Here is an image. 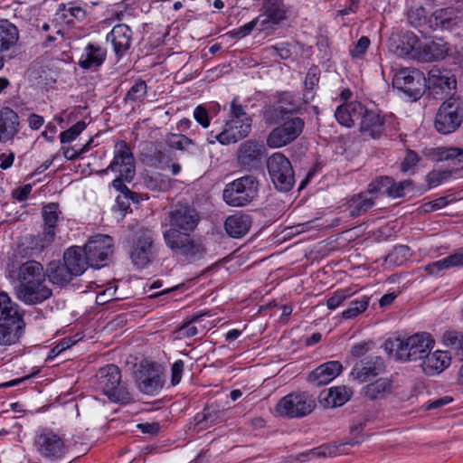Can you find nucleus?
<instances>
[{
  "instance_id": "dca6fc26",
  "label": "nucleus",
  "mask_w": 463,
  "mask_h": 463,
  "mask_svg": "<svg viewBox=\"0 0 463 463\" xmlns=\"http://www.w3.org/2000/svg\"><path fill=\"white\" fill-rule=\"evenodd\" d=\"M130 257L135 266L146 268L155 258L154 235L151 231H140L134 241Z\"/></svg>"
},
{
  "instance_id": "37998d69",
  "label": "nucleus",
  "mask_w": 463,
  "mask_h": 463,
  "mask_svg": "<svg viewBox=\"0 0 463 463\" xmlns=\"http://www.w3.org/2000/svg\"><path fill=\"white\" fill-rule=\"evenodd\" d=\"M449 52L448 43L442 39H437L422 46V52L426 61L442 60Z\"/></svg>"
},
{
  "instance_id": "e2e57ef3",
  "label": "nucleus",
  "mask_w": 463,
  "mask_h": 463,
  "mask_svg": "<svg viewBox=\"0 0 463 463\" xmlns=\"http://www.w3.org/2000/svg\"><path fill=\"white\" fill-rule=\"evenodd\" d=\"M370 45V39L367 36H362L350 49V54L353 58H362Z\"/></svg>"
},
{
  "instance_id": "5701e85b",
  "label": "nucleus",
  "mask_w": 463,
  "mask_h": 463,
  "mask_svg": "<svg viewBox=\"0 0 463 463\" xmlns=\"http://www.w3.org/2000/svg\"><path fill=\"white\" fill-rule=\"evenodd\" d=\"M45 279L23 288H14L16 297L28 305L42 303L52 296V289L45 285Z\"/></svg>"
},
{
  "instance_id": "7c9ffc66",
  "label": "nucleus",
  "mask_w": 463,
  "mask_h": 463,
  "mask_svg": "<svg viewBox=\"0 0 463 463\" xmlns=\"http://www.w3.org/2000/svg\"><path fill=\"white\" fill-rule=\"evenodd\" d=\"M63 262L75 276L81 275L90 267V262L83 249L79 246H73L66 250L63 254Z\"/></svg>"
},
{
  "instance_id": "ea45409f",
  "label": "nucleus",
  "mask_w": 463,
  "mask_h": 463,
  "mask_svg": "<svg viewBox=\"0 0 463 463\" xmlns=\"http://www.w3.org/2000/svg\"><path fill=\"white\" fill-rule=\"evenodd\" d=\"M392 392V382L388 378H380L363 389L364 396L371 401L383 399Z\"/></svg>"
},
{
  "instance_id": "c9c22d12",
  "label": "nucleus",
  "mask_w": 463,
  "mask_h": 463,
  "mask_svg": "<svg viewBox=\"0 0 463 463\" xmlns=\"http://www.w3.org/2000/svg\"><path fill=\"white\" fill-rule=\"evenodd\" d=\"M46 275L52 284L58 286L68 284L75 276L64 262L61 263L60 261L50 262L46 269Z\"/></svg>"
},
{
  "instance_id": "423d86ee",
  "label": "nucleus",
  "mask_w": 463,
  "mask_h": 463,
  "mask_svg": "<svg viewBox=\"0 0 463 463\" xmlns=\"http://www.w3.org/2000/svg\"><path fill=\"white\" fill-rule=\"evenodd\" d=\"M316 401L307 392H290L281 398L275 406L276 412L289 419L302 418L316 408Z\"/></svg>"
},
{
  "instance_id": "680f3d73",
  "label": "nucleus",
  "mask_w": 463,
  "mask_h": 463,
  "mask_svg": "<svg viewBox=\"0 0 463 463\" xmlns=\"http://www.w3.org/2000/svg\"><path fill=\"white\" fill-rule=\"evenodd\" d=\"M335 453V449L328 445H322L320 447L310 449L307 452L298 455L300 457H311V458H326L332 456Z\"/></svg>"
},
{
  "instance_id": "f8f14e48",
  "label": "nucleus",
  "mask_w": 463,
  "mask_h": 463,
  "mask_svg": "<svg viewBox=\"0 0 463 463\" xmlns=\"http://www.w3.org/2000/svg\"><path fill=\"white\" fill-rule=\"evenodd\" d=\"M109 170L118 173L127 182L133 180L136 174L135 159L126 142L121 141L116 144L112 162L99 174L104 175Z\"/></svg>"
},
{
  "instance_id": "864d4df0",
  "label": "nucleus",
  "mask_w": 463,
  "mask_h": 463,
  "mask_svg": "<svg viewBox=\"0 0 463 463\" xmlns=\"http://www.w3.org/2000/svg\"><path fill=\"white\" fill-rule=\"evenodd\" d=\"M354 292L350 288H342L335 291L326 301L327 307L331 310L338 307L345 300L353 296Z\"/></svg>"
},
{
  "instance_id": "2eb2a0df",
  "label": "nucleus",
  "mask_w": 463,
  "mask_h": 463,
  "mask_svg": "<svg viewBox=\"0 0 463 463\" xmlns=\"http://www.w3.org/2000/svg\"><path fill=\"white\" fill-rule=\"evenodd\" d=\"M304 121L298 117L291 118L274 128L267 137L269 147H281L295 140L303 131Z\"/></svg>"
},
{
  "instance_id": "4d7b16f0",
  "label": "nucleus",
  "mask_w": 463,
  "mask_h": 463,
  "mask_svg": "<svg viewBox=\"0 0 463 463\" xmlns=\"http://www.w3.org/2000/svg\"><path fill=\"white\" fill-rule=\"evenodd\" d=\"M124 181H126L124 177L119 175L118 177L113 180L112 185L116 190L122 193L123 198L137 203L139 201V195L137 193L130 191L123 183Z\"/></svg>"
},
{
  "instance_id": "c85d7f7f",
  "label": "nucleus",
  "mask_w": 463,
  "mask_h": 463,
  "mask_svg": "<svg viewBox=\"0 0 463 463\" xmlns=\"http://www.w3.org/2000/svg\"><path fill=\"white\" fill-rule=\"evenodd\" d=\"M131 29L123 24H117L108 34L107 40L112 43L117 56H122L130 47Z\"/></svg>"
},
{
  "instance_id": "f03ea898",
  "label": "nucleus",
  "mask_w": 463,
  "mask_h": 463,
  "mask_svg": "<svg viewBox=\"0 0 463 463\" xmlns=\"http://www.w3.org/2000/svg\"><path fill=\"white\" fill-rule=\"evenodd\" d=\"M163 236L174 254L190 262L201 260L206 254L207 249L202 239L191 236L189 232L173 229L165 231Z\"/></svg>"
},
{
  "instance_id": "6e6d98bb",
  "label": "nucleus",
  "mask_w": 463,
  "mask_h": 463,
  "mask_svg": "<svg viewBox=\"0 0 463 463\" xmlns=\"http://www.w3.org/2000/svg\"><path fill=\"white\" fill-rule=\"evenodd\" d=\"M86 128V123L84 121H78L75 125H73L69 129L63 131L60 135V139L61 143L71 142L74 140Z\"/></svg>"
},
{
  "instance_id": "052dcab7",
  "label": "nucleus",
  "mask_w": 463,
  "mask_h": 463,
  "mask_svg": "<svg viewBox=\"0 0 463 463\" xmlns=\"http://www.w3.org/2000/svg\"><path fill=\"white\" fill-rule=\"evenodd\" d=\"M452 175L451 170L432 171L427 175V182L430 187L439 185L443 181L449 179Z\"/></svg>"
},
{
  "instance_id": "9d476101",
  "label": "nucleus",
  "mask_w": 463,
  "mask_h": 463,
  "mask_svg": "<svg viewBox=\"0 0 463 463\" xmlns=\"http://www.w3.org/2000/svg\"><path fill=\"white\" fill-rule=\"evenodd\" d=\"M165 220L169 225L168 230L190 232L197 227L200 216L194 206L178 203L168 211Z\"/></svg>"
},
{
  "instance_id": "a18cd8bd",
  "label": "nucleus",
  "mask_w": 463,
  "mask_h": 463,
  "mask_svg": "<svg viewBox=\"0 0 463 463\" xmlns=\"http://www.w3.org/2000/svg\"><path fill=\"white\" fill-rule=\"evenodd\" d=\"M145 186L155 192H165L172 187V180L164 175L155 174L144 177Z\"/></svg>"
},
{
  "instance_id": "338daca9",
  "label": "nucleus",
  "mask_w": 463,
  "mask_h": 463,
  "mask_svg": "<svg viewBox=\"0 0 463 463\" xmlns=\"http://www.w3.org/2000/svg\"><path fill=\"white\" fill-rule=\"evenodd\" d=\"M420 156L413 150L408 149L406 152V156L401 165V170L402 172H407L411 169L416 164L419 162Z\"/></svg>"
},
{
  "instance_id": "e433bc0d",
  "label": "nucleus",
  "mask_w": 463,
  "mask_h": 463,
  "mask_svg": "<svg viewBox=\"0 0 463 463\" xmlns=\"http://www.w3.org/2000/svg\"><path fill=\"white\" fill-rule=\"evenodd\" d=\"M461 266H463V247L458 249L446 258L427 265L425 267V270L429 274L434 275L440 270Z\"/></svg>"
},
{
  "instance_id": "72a5a7b5",
  "label": "nucleus",
  "mask_w": 463,
  "mask_h": 463,
  "mask_svg": "<svg viewBox=\"0 0 463 463\" xmlns=\"http://www.w3.org/2000/svg\"><path fill=\"white\" fill-rule=\"evenodd\" d=\"M106 51L99 45L89 43L79 60L82 69H91L100 66L106 59Z\"/></svg>"
},
{
  "instance_id": "a878e982",
  "label": "nucleus",
  "mask_w": 463,
  "mask_h": 463,
  "mask_svg": "<svg viewBox=\"0 0 463 463\" xmlns=\"http://www.w3.org/2000/svg\"><path fill=\"white\" fill-rule=\"evenodd\" d=\"M264 146L255 141L248 140L241 145L238 152L240 165L249 170L257 167L264 156Z\"/></svg>"
},
{
  "instance_id": "9b49d317",
  "label": "nucleus",
  "mask_w": 463,
  "mask_h": 463,
  "mask_svg": "<svg viewBox=\"0 0 463 463\" xmlns=\"http://www.w3.org/2000/svg\"><path fill=\"white\" fill-rule=\"evenodd\" d=\"M425 80L426 88L433 98L441 99L447 96L453 97L452 91L456 89L457 80L450 71L434 66L429 71Z\"/></svg>"
},
{
  "instance_id": "3c124183",
  "label": "nucleus",
  "mask_w": 463,
  "mask_h": 463,
  "mask_svg": "<svg viewBox=\"0 0 463 463\" xmlns=\"http://www.w3.org/2000/svg\"><path fill=\"white\" fill-rule=\"evenodd\" d=\"M410 257V248L405 245H399L386 256L385 260L396 266L403 264Z\"/></svg>"
},
{
  "instance_id": "f257e3e1",
  "label": "nucleus",
  "mask_w": 463,
  "mask_h": 463,
  "mask_svg": "<svg viewBox=\"0 0 463 463\" xmlns=\"http://www.w3.org/2000/svg\"><path fill=\"white\" fill-rule=\"evenodd\" d=\"M252 119L244 108L234 99L231 104L228 119L222 131L214 136V139L222 145L236 143L249 135Z\"/></svg>"
},
{
  "instance_id": "20e7f679",
  "label": "nucleus",
  "mask_w": 463,
  "mask_h": 463,
  "mask_svg": "<svg viewBox=\"0 0 463 463\" xmlns=\"http://www.w3.org/2000/svg\"><path fill=\"white\" fill-rule=\"evenodd\" d=\"M96 377L98 387L111 402L128 403L132 401L128 388L121 383V373L117 365L109 364L100 368Z\"/></svg>"
},
{
  "instance_id": "7ed1b4c3",
  "label": "nucleus",
  "mask_w": 463,
  "mask_h": 463,
  "mask_svg": "<svg viewBox=\"0 0 463 463\" xmlns=\"http://www.w3.org/2000/svg\"><path fill=\"white\" fill-rule=\"evenodd\" d=\"M396 356L402 361H421L433 348L434 340L428 333H416L405 339L396 338L391 342Z\"/></svg>"
},
{
  "instance_id": "a19ab883",
  "label": "nucleus",
  "mask_w": 463,
  "mask_h": 463,
  "mask_svg": "<svg viewBox=\"0 0 463 463\" xmlns=\"http://www.w3.org/2000/svg\"><path fill=\"white\" fill-rule=\"evenodd\" d=\"M0 321L24 322L17 304L6 293H0Z\"/></svg>"
},
{
  "instance_id": "39448f33",
  "label": "nucleus",
  "mask_w": 463,
  "mask_h": 463,
  "mask_svg": "<svg viewBox=\"0 0 463 463\" xmlns=\"http://www.w3.org/2000/svg\"><path fill=\"white\" fill-rule=\"evenodd\" d=\"M259 182L253 175H245L226 184L222 197L231 206L249 204L258 194Z\"/></svg>"
},
{
  "instance_id": "5fc2aeb1",
  "label": "nucleus",
  "mask_w": 463,
  "mask_h": 463,
  "mask_svg": "<svg viewBox=\"0 0 463 463\" xmlns=\"http://www.w3.org/2000/svg\"><path fill=\"white\" fill-rule=\"evenodd\" d=\"M146 94V84L144 80L137 81L130 90L127 92L124 100L128 101H137Z\"/></svg>"
},
{
  "instance_id": "603ef678",
  "label": "nucleus",
  "mask_w": 463,
  "mask_h": 463,
  "mask_svg": "<svg viewBox=\"0 0 463 463\" xmlns=\"http://www.w3.org/2000/svg\"><path fill=\"white\" fill-rule=\"evenodd\" d=\"M443 344L456 353L463 345V334L456 330L446 331L442 336Z\"/></svg>"
},
{
  "instance_id": "2f4dec72",
  "label": "nucleus",
  "mask_w": 463,
  "mask_h": 463,
  "mask_svg": "<svg viewBox=\"0 0 463 463\" xmlns=\"http://www.w3.org/2000/svg\"><path fill=\"white\" fill-rule=\"evenodd\" d=\"M20 33L15 24L7 19H0V52H5L16 46Z\"/></svg>"
},
{
  "instance_id": "cd10ccee",
  "label": "nucleus",
  "mask_w": 463,
  "mask_h": 463,
  "mask_svg": "<svg viewBox=\"0 0 463 463\" xmlns=\"http://www.w3.org/2000/svg\"><path fill=\"white\" fill-rule=\"evenodd\" d=\"M450 356L446 351H435L427 353L421 360L420 366L427 375H435L440 373L450 364Z\"/></svg>"
},
{
  "instance_id": "69168bd1",
  "label": "nucleus",
  "mask_w": 463,
  "mask_h": 463,
  "mask_svg": "<svg viewBox=\"0 0 463 463\" xmlns=\"http://www.w3.org/2000/svg\"><path fill=\"white\" fill-rule=\"evenodd\" d=\"M93 140L90 138L86 145H84L80 150H76L74 147H65L61 148L62 154L64 157L68 160H75L82 154L86 153L89 150L90 145Z\"/></svg>"
},
{
  "instance_id": "de8ad7c7",
  "label": "nucleus",
  "mask_w": 463,
  "mask_h": 463,
  "mask_svg": "<svg viewBox=\"0 0 463 463\" xmlns=\"http://www.w3.org/2000/svg\"><path fill=\"white\" fill-rule=\"evenodd\" d=\"M369 297L363 296L361 298L352 300L347 309L342 313L345 319H352L365 311L369 306Z\"/></svg>"
},
{
  "instance_id": "79ce46f5",
  "label": "nucleus",
  "mask_w": 463,
  "mask_h": 463,
  "mask_svg": "<svg viewBox=\"0 0 463 463\" xmlns=\"http://www.w3.org/2000/svg\"><path fill=\"white\" fill-rule=\"evenodd\" d=\"M165 144L174 149L186 151L191 154H198L199 148L196 144L183 134L168 133L165 138Z\"/></svg>"
},
{
  "instance_id": "f3484780",
  "label": "nucleus",
  "mask_w": 463,
  "mask_h": 463,
  "mask_svg": "<svg viewBox=\"0 0 463 463\" xmlns=\"http://www.w3.org/2000/svg\"><path fill=\"white\" fill-rule=\"evenodd\" d=\"M139 391L147 395H156L164 386L163 373L159 366L154 364L141 365L136 375Z\"/></svg>"
},
{
  "instance_id": "473e14b6",
  "label": "nucleus",
  "mask_w": 463,
  "mask_h": 463,
  "mask_svg": "<svg viewBox=\"0 0 463 463\" xmlns=\"http://www.w3.org/2000/svg\"><path fill=\"white\" fill-rule=\"evenodd\" d=\"M251 226V218L248 214L236 213L227 218L225 230L227 233L234 238L244 236Z\"/></svg>"
},
{
  "instance_id": "58836bf2",
  "label": "nucleus",
  "mask_w": 463,
  "mask_h": 463,
  "mask_svg": "<svg viewBox=\"0 0 463 463\" xmlns=\"http://www.w3.org/2000/svg\"><path fill=\"white\" fill-rule=\"evenodd\" d=\"M24 322L0 321V345H11L19 341Z\"/></svg>"
},
{
  "instance_id": "b1692460",
  "label": "nucleus",
  "mask_w": 463,
  "mask_h": 463,
  "mask_svg": "<svg viewBox=\"0 0 463 463\" xmlns=\"http://www.w3.org/2000/svg\"><path fill=\"white\" fill-rule=\"evenodd\" d=\"M20 130L18 114L8 107L0 109V142H12Z\"/></svg>"
},
{
  "instance_id": "bb28decb",
  "label": "nucleus",
  "mask_w": 463,
  "mask_h": 463,
  "mask_svg": "<svg viewBox=\"0 0 463 463\" xmlns=\"http://www.w3.org/2000/svg\"><path fill=\"white\" fill-rule=\"evenodd\" d=\"M343 366L338 361H330L319 365L308 375V382L316 386L325 385L333 381L342 372Z\"/></svg>"
},
{
  "instance_id": "a211bd4d",
  "label": "nucleus",
  "mask_w": 463,
  "mask_h": 463,
  "mask_svg": "<svg viewBox=\"0 0 463 463\" xmlns=\"http://www.w3.org/2000/svg\"><path fill=\"white\" fill-rule=\"evenodd\" d=\"M37 450L45 458H58L65 452V443L61 437L52 430L44 429L35 437Z\"/></svg>"
},
{
  "instance_id": "6ab92c4d",
  "label": "nucleus",
  "mask_w": 463,
  "mask_h": 463,
  "mask_svg": "<svg viewBox=\"0 0 463 463\" xmlns=\"http://www.w3.org/2000/svg\"><path fill=\"white\" fill-rule=\"evenodd\" d=\"M60 214L61 211L58 203H51L43 207L42 215L44 222V228L36 244L41 250L50 246L54 241L55 228Z\"/></svg>"
},
{
  "instance_id": "412c9836",
  "label": "nucleus",
  "mask_w": 463,
  "mask_h": 463,
  "mask_svg": "<svg viewBox=\"0 0 463 463\" xmlns=\"http://www.w3.org/2000/svg\"><path fill=\"white\" fill-rule=\"evenodd\" d=\"M384 369V360L382 357L368 356L354 364L352 375L359 382L364 383L382 373Z\"/></svg>"
},
{
  "instance_id": "4c0bfd02",
  "label": "nucleus",
  "mask_w": 463,
  "mask_h": 463,
  "mask_svg": "<svg viewBox=\"0 0 463 463\" xmlns=\"http://www.w3.org/2000/svg\"><path fill=\"white\" fill-rule=\"evenodd\" d=\"M419 43L418 37L411 32H406L397 42H394L391 48L392 52L398 57L413 56Z\"/></svg>"
},
{
  "instance_id": "ddd939ff",
  "label": "nucleus",
  "mask_w": 463,
  "mask_h": 463,
  "mask_svg": "<svg viewBox=\"0 0 463 463\" xmlns=\"http://www.w3.org/2000/svg\"><path fill=\"white\" fill-rule=\"evenodd\" d=\"M459 103L449 97L439 107L435 118V128L441 134L454 132L461 124L463 116L458 113Z\"/></svg>"
},
{
  "instance_id": "0eeeda50",
  "label": "nucleus",
  "mask_w": 463,
  "mask_h": 463,
  "mask_svg": "<svg viewBox=\"0 0 463 463\" xmlns=\"http://www.w3.org/2000/svg\"><path fill=\"white\" fill-rule=\"evenodd\" d=\"M267 168L273 184L279 191L288 192L293 187L294 171L290 161L282 153L272 154L267 160Z\"/></svg>"
},
{
  "instance_id": "bf43d9fd",
  "label": "nucleus",
  "mask_w": 463,
  "mask_h": 463,
  "mask_svg": "<svg viewBox=\"0 0 463 463\" xmlns=\"http://www.w3.org/2000/svg\"><path fill=\"white\" fill-rule=\"evenodd\" d=\"M387 187H390V177L381 176L369 184L367 192L371 194H386Z\"/></svg>"
},
{
  "instance_id": "aec40b11",
  "label": "nucleus",
  "mask_w": 463,
  "mask_h": 463,
  "mask_svg": "<svg viewBox=\"0 0 463 463\" xmlns=\"http://www.w3.org/2000/svg\"><path fill=\"white\" fill-rule=\"evenodd\" d=\"M263 14L259 15L260 31L274 30L286 18V9L281 0H263Z\"/></svg>"
},
{
  "instance_id": "c03bdc74",
  "label": "nucleus",
  "mask_w": 463,
  "mask_h": 463,
  "mask_svg": "<svg viewBox=\"0 0 463 463\" xmlns=\"http://www.w3.org/2000/svg\"><path fill=\"white\" fill-rule=\"evenodd\" d=\"M425 155L435 161L455 160L463 157V148L440 146L426 150Z\"/></svg>"
},
{
  "instance_id": "393cba45",
  "label": "nucleus",
  "mask_w": 463,
  "mask_h": 463,
  "mask_svg": "<svg viewBox=\"0 0 463 463\" xmlns=\"http://www.w3.org/2000/svg\"><path fill=\"white\" fill-rule=\"evenodd\" d=\"M366 108L360 101L348 102L336 109L335 117L340 125L351 128L356 121H361L364 113L366 112Z\"/></svg>"
},
{
  "instance_id": "09e8293b",
  "label": "nucleus",
  "mask_w": 463,
  "mask_h": 463,
  "mask_svg": "<svg viewBox=\"0 0 463 463\" xmlns=\"http://www.w3.org/2000/svg\"><path fill=\"white\" fill-rule=\"evenodd\" d=\"M320 70L313 66L311 67L306 76L305 79V90H304V99L306 102H308L313 99L314 95L312 90L319 82Z\"/></svg>"
},
{
  "instance_id": "4be33fe9",
  "label": "nucleus",
  "mask_w": 463,
  "mask_h": 463,
  "mask_svg": "<svg viewBox=\"0 0 463 463\" xmlns=\"http://www.w3.org/2000/svg\"><path fill=\"white\" fill-rule=\"evenodd\" d=\"M385 126V118L378 109H370L366 108L361 121L359 122V131L362 135L372 138H379Z\"/></svg>"
},
{
  "instance_id": "1a4fd4ad",
  "label": "nucleus",
  "mask_w": 463,
  "mask_h": 463,
  "mask_svg": "<svg viewBox=\"0 0 463 463\" xmlns=\"http://www.w3.org/2000/svg\"><path fill=\"white\" fill-rule=\"evenodd\" d=\"M392 86L413 99H418L426 89V80L419 70L401 68L393 75Z\"/></svg>"
},
{
  "instance_id": "c756f323",
  "label": "nucleus",
  "mask_w": 463,
  "mask_h": 463,
  "mask_svg": "<svg viewBox=\"0 0 463 463\" xmlns=\"http://www.w3.org/2000/svg\"><path fill=\"white\" fill-rule=\"evenodd\" d=\"M352 392L345 386H335L320 392L318 400L325 408H335L344 405L351 397Z\"/></svg>"
},
{
  "instance_id": "6e6552de",
  "label": "nucleus",
  "mask_w": 463,
  "mask_h": 463,
  "mask_svg": "<svg viewBox=\"0 0 463 463\" xmlns=\"http://www.w3.org/2000/svg\"><path fill=\"white\" fill-rule=\"evenodd\" d=\"M6 273L10 279L17 283L14 288H23L28 284H34L40 279H45L43 265L35 260H27L23 263L13 260L7 265Z\"/></svg>"
},
{
  "instance_id": "8fccbe9b",
  "label": "nucleus",
  "mask_w": 463,
  "mask_h": 463,
  "mask_svg": "<svg viewBox=\"0 0 463 463\" xmlns=\"http://www.w3.org/2000/svg\"><path fill=\"white\" fill-rule=\"evenodd\" d=\"M59 11L62 12L64 18L71 16L81 21L86 17L85 9L78 3L61 4L59 5Z\"/></svg>"
},
{
  "instance_id": "f704fd0d",
  "label": "nucleus",
  "mask_w": 463,
  "mask_h": 463,
  "mask_svg": "<svg viewBox=\"0 0 463 463\" xmlns=\"http://www.w3.org/2000/svg\"><path fill=\"white\" fill-rule=\"evenodd\" d=\"M225 420V411L217 404H210L204 407L203 412L194 417L196 425L200 429H205Z\"/></svg>"
},
{
  "instance_id": "774afa93",
  "label": "nucleus",
  "mask_w": 463,
  "mask_h": 463,
  "mask_svg": "<svg viewBox=\"0 0 463 463\" xmlns=\"http://www.w3.org/2000/svg\"><path fill=\"white\" fill-rule=\"evenodd\" d=\"M194 119L204 128L209 127L210 118L207 109L199 105L194 109Z\"/></svg>"
},
{
  "instance_id": "0e129e2a",
  "label": "nucleus",
  "mask_w": 463,
  "mask_h": 463,
  "mask_svg": "<svg viewBox=\"0 0 463 463\" xmlns=\"http://www.w3.org/2000/svg\"><path fill=\"white\" fill-rule=\"evenodd\" d=\"M256 25L259 26V16L255 20H252L245 24L244 25L232 30V32H230V34L237 39L243 38L249 35Z\"/></svg>"
},
{
  "instance_id": "13d9d810",
  "label": "nucleus",
  "mask_w": 463,
  "mask_h": 463,
  "mask_svg": "<svg viewBox=\"0 0 463 463\" xmlns=\"http://www.w3.org/2000/svg\"><path fill=\"white\" fill-rule=\"evenodd\" d=\"M412 182L411 180H405L400 183H394L392 178H390V187H387L386 194L392 198L402 197L405 193V188L411 186Z\"/></svg>"
},
{
  "instance_id": "4468645a",
  "label": "nucleus",
  "mask_w": 463,
  "mask_h": 463,
  "mask_svg": "<svg viewBox=\"0 0 463 463\" xmlns=\"http://www.w3.org/2000/svg\"><path fill=\"white\" fill-rule=\"evenodd\" d=\"M113 240L109 235L97 234L91 237L82 248L90 262V267L99 269L105 265L112 253Z\"/></svg>"
},
{
  "instance_id": "49530a36",
  "label": "nucleus",
  "mask_w": 463,
  "mask_h": 463,
  "mask_svg": "<svg viewBox=\"0 0 463 463\" xmlns=\"http://www.w3.org/2000/svg\"><path fill=\"white\" fill-rule=\"evenodd\" d=\"M373 204L374 202L372 198H369L363 194H357L352 199L350 213L352 216H358L371 209Z\"/></svg>"
}]
</instances>
